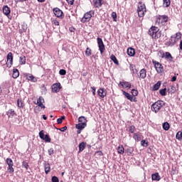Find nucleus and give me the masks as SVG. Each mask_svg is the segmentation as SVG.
<instances>
[{
	"mask_svg": "<svg viewBox=\"0 0 182 182\" xmlns=\"http://www.w3.org/2000/svg\"><path fill=\"white\" fill-rule=\"evenodd\" d=\"M6 114L8 116V117H11V116L12 117H14V116H15V110H14L13 109H10L8 110V112H6Z\"/></svg>",
	"mask_w": 182,
	"mask_h": 182,
	"instance_id": "obj_28",
	"label": "nucleus"
},
{
	"mask_svg": "<svg viewBox=\"0 0 182 182\" xmlns=\"http://www.w3.org/2000/svg\"><path fill=\"white\" fill-rule=\"evenodd\" d=\"M133 137L136 141H140L141 140V134L140 132L134 133Z\"/></svg>",
	"mask_w": 182,
	"mask_h": 182,
	"instance_id": "obj_21",
	"label": "nucleus"
},
{
	"mask_svg": "<svg viewBox=\"0 0 182 182\" xmlns=\"http://www.w3.org/2000/svg\"><path fill=\"white\" fill-rule=\"evenodd\" d=\"M85 55L86 56H90V55H92V50L90 48H87Z\"/></svg>",
	"mask_w": 182,
	"mask_h": 182,
	"instance_id": "obj_47",
	"label": "nucleus"
},
{
	"mask_svg": "<svg viewBox=\"0 0 182 182\" xmlns=\"http://www.w3.org/2000/svg\"><path fill=\"white\" fill-rule=\"evenodd\" d=\"M167 89L166 88H164L159 90V93L161 96H166V95H167Z\"/></svg>",
	"mask_w": 182,
	"mask_h": 182,
	"instance_id": "obj_39",
	"label": "nucleus"
},
{
	"mask_svg": "<svg viewBox=\"0 0 182 182\" xmlns=\"http://www.w3.org/2000/svg\"><path fill=\"white\" fill-rule=\"evenodd\" d=\"M39 112H41V107H39V105H38L34 107V113L38 114V113H39Z\"/></svg>",
	"mask_w": 182,
	"mask_h": 182,
	"instance_id": "obj_49",
	"label": "nucleus"
},
{
	"mask_svg": "<svg viewBox=\"0 0 182 182\" xmlns=\"http://www.w3.org/2000/svg\"><path fill=\"white\" fill-rule=\"evenodd\" d=\"M146 5L144 4H142L141 2H139L137 7L138 16H139V18H143V16H144V13L146 12Z\"/></svg>",
	"mask_w": 182,
	"mask_h": 182,
	"instance_id": "obj_5",
	"label": "nucleus"
},
{
	"mask_svg": "<svg viewBox=\"0 0 182 182\" xmlns=\"http://www.w3.org/2000/svg\"><path fill=\"white\" fill-rule=\"evenodd\" d=\"M53 23L54 25H55V26H59V21H58L57 20H54Z\"/></svg>",
	"mask_w": 182,
	"mask_h": 182,
	"instance_id": "obj_59",
	"label": "nucleus"
},
{
	"mask_svg": "<svg viewBox=\"0 0 182 182\" xmlns=\"http://www.w3.org/2000/svg\"><path fill=\"white\" fill-rule=\"evenodd\" d=\"M182 138V132H178L176 136V139L177 140H181Z\"/></svg>",
	"mask_w": 182,
	"mask_h": 182,
	"instance_id": "obj_44",
	"label": "nucleus"
},
{
	"mask_svg": "<svg viewBox=\"0 0 182 182\" xmlns=\"http://www.w3.org/2000/svg\"><path fill=\"white\" fill-rule=\"evenodd\" d=\"M161 86V81H158L153 87L152 90H159Z\"/></svg>",
	"mask_w": 182,
	"mask_h": 182,
	"instance_id": "obj_25",
	"label": "nucleus"
},
{
	"mask_svg": "<svg viewBox=\"0 0 182 182\" xmlns=\"http://www.w3.org/2000/svg\"><path fill=\"white\" fill-rule=\"evenodd\" d=\"M95 15V11L91 10L90 11H87L84 14V16L81 19V22L82 23H86V22H89L90 19H92V16Z\"/></svg>",
	"mask_w": 182,
	"mask_h": 182,
	"instance_id": "obj_4",
	"label": "nucleus"
},
{
	"mask_svg": "<svg viewBox=\"0 0 182 182\" xmlns=\"http://www.w3.org/2000/svg\"><path fill=\"white\" fill-rule=\"evenodd\" d=\"M60 89H62V87H60V84L59 82L55 83L52 85V92L54 93H58Z\"/></svg>",
	"mask_w": 182,
	"mask_h": 182,
	"instance_id": "obj_11",
	"label": "nucleus"
},
{
	"mask_svg": "<svg viewBox=\"0 0 182 182\" xmlns=\"http://www.w3.org/2000/svg\"><path fill=\"white\" fill-rule=\"evenodd\" d=\"M97 93L99 96L103 99L105 97L106 95H107V91L103 88H100V90L97 91Z\"/></svg>",
	"mask_w": 182,
	"mask_h": 182,
	"instance_id": "obj_13",
	"label": "nucleus"
},
{
	"mask_svg": "<svg viewBox=\"0 0 182 182\" xmlns=\"http://www.w3.org/2000/svg\"><path fill=\"white\" fill-rule=\"evenodd\" d=\"M127 55L131 57L134 56V55H136V50H134V48H129L127 49Z\"/></svg>",
	"mask_w": 182,
	"mask_h": 182,
	"instance_id": "obj_20",
	"label": "nucleus"
},
{
	"mask_svg": "<svg viewBox=\"0 0 182 182\" xmlns=\"http://www.w3.org/2000/svg\"><path fill=\"white\" fill-rule=\"evenodd\" d=\"M158 55L160 58H164L166 56V54L163 51H159Z\"/></svg>",
	"mask_w": 182,
	"mask_h": 182,
	"instance_id": "obj_53",
	"label": "nucleus"
},
{
	"mask_svg": "<svg viewBox=\"0 0 182 182\" xmlns=\"http://www.w3.org/2000/svg\"><path fill=\"white\" fill-rule=\"evenodd\" d=\"M151 178L154 181H160L161 180V177L159 174V173H155L151 175Z\"/></svg>",
	"mask_w": 182,
	"mask_h": 182,
	"instance_id": "obj_17",
	"label": "nucleus"
},
{
	"mask_svg": "<svg viewBox=\"0 0 182 182\" xmlns=\"http://www.w3.org/2000/svg\"><path fill=\"white\" fill-rule=\"evenodd\" d=\"M179 48H180V50H182V40L180 41Z\"/></svg>",
	"mask_w": 182,
	"mask_h": 182,
	"instance_id": "obj_61",
	"label": "nucleus"
},
{
	"mask_svg": "<svg viewBox=\"0 0 182 182\" xmlns=\"http://www.w3.org/2000/svg\"><path fill=\"white\" fill-rule=\"evenodd\" d=\"M59 74H60L61 76H65V75H66V70H64V69H61V70H60V71H59Z\"/></svg>",
	"mask_w": 182,
	"mask_h": 182,
	"instance_id": "obj_51",
	"label": "nucleus"
},
{
	"mask_svg": "<svg viewBox=\"0 0 182 182\" xmlns=\"http://www.w3.org/2000/svg\"><path fill=\"white\" fill-rule=\"evenodd\" d=\"M3 14L6 16H9V14H11V9L8 6H4Z\"/></svg>",
	"mask_w": 182,
	"mask_h": 182,
	"instance_id": "obj_15",
	"label": "nucleus"
},
{
	"mask_svg": "<svg viewBox=\"0 0 182 182\" xmlns=\"http://www.w3.org/2000/svg\"><path fill=\"white\" fill-rule=\"evenodd\" d=\"M93 2L95 8H100V6L102 5V2L99 1L98 0H93Z\"/></svg>",
	"mask_w": 182,
	"mask_h": 182,
	"instance_id": "obj_35",
	"label": "nucleus"
},
{
	"mask_svg": "<svg viewBox=\"0 0 182 182\" xmlns=\"http://www.w3.org/2000/svg\"><path fill=\"white\" fill-rule=\"evenodd\" d=\"M148 33L149 36H151L152 39H159L161 36V31L156 26L151 27Z\"/></svg>",
	"mask_w": 182,
	"mask_h": 182,
	"instance_id": "obj_2",
	"label": "nucleus"
},
{
	"mask_svg": "<svg viewBox=\"0 0 182 182\" xmlns=\"http://www.w3.org/2000/svg\"><path fill=\"white\" fill-rule=\"evenodd\" d=\"M43 119L44 120H47L48 119V117H46V115H43Z\"/></svg>",
	"mask_w": 182,
	"mask_h": 182,
	"instance_id": "obj_63",
	"label": "nucleus"
},
{
	"mask_svg": "<svg viewBox=\"0 0 182 182\" xmlns=\"http://www.w3.org/2000/svg\"><path fill=\"white\" fill-rule=\"evenodd\" d=\"M97 44H98V47H99V50L101 53V55H103V52H105V43H103V40L101 38H97Z\"/></svg>",
	"mask_w": 182,
	"mask_h": 182,
	"instance_id": "obj_8",
	"label": "nucleus"
},
{
	"mask_svg": "<svg viewBox=\"0 0 182 182\" xmlns=\"http://www.w3.org/2000/svg\"><path fill=\"white\" fill-rule=\"evenodd\" d=\"M38 2H41V3H43L45 2L46 0H37Z\"/></svg>",
	"mask_w": 182,
	"mask_h": 182,
	"instance_id": "obj_64",
	"label": "nucleus"
},
{
	"mask_svg": "<svg viewBox=\"0 0 182 182\" xmlns=\"http://www.w3.org/2000/svg\"><path fill=\"white\" fill-rule=\"evenodd\" d=\"M119 85H121V86L125 89H130V87H132V84L127 81L119 82Z\"/></svg>",
	"mask_w": 182,
	"mask_h": 182,
	"instance_id": "obj_14",
	"label": "nucleus"
},
{
	"mask_svg": "<svg viewBox=\"0 0 182 182\" xmlns=\"http://www.w3.org/2000/svg\"><path fill=\"white\" fill-rule=\"evenodd\" d=\"M79 153L83 151L86 149V142H81L79 146Z\"/></svg>",
	"mask_w": 182,
	"mask_h": 182,
	"instance_id": "obj_23",
	"label": "nucleus"
},
{
	"mask_svg": "<svg viewBox=\"0 0 182 182\" xmlns=\"http://www.w3.org/2000/svg\"><path fill=\"white\" fill-rule=\"evenodd\" d=\"M7 171H9V174H14V171H15L14 166H9Z\"/></svg>",
	"mask_w": 182,
	"mask_h": 182,
	"instance_id": "obj_40",
	"label": "nucleus"
},
{
	"mask_svg": "<svg viewBox=\"0 0 182 182\" xmlns=\"http://www.w3.org/2000/svg\"><path fill=\"white\" fill-rule=\"evenodd\" d=\"M54 151H55L53 150V148H50V149L48 150L49 156H52V154H53Z\"/></svg>",
	"mask_w": 182,
	"mask_h": 182,
	"instance_id": "obj_54",
	"label": "nucleus"
},
{
	"mask_svg": "<svg viewBox=\"0 0 182 182\" xmlns=\"http://www.w3.org/2000/svg\"><path fill=\"white\" fill-rule=\"evenodd\" d=\"M130 70H132V73H137V69H134V65L133 64H131L129 66Z\"/></svg>",
	"mask_w": 182,
	"mask_h": 182,
	"instance_id": "obj_46",
	"label": "nucleus"
},
{
	"mask_svg": "<svg viewBox=\"0 0 182 182\" xmlns=\"http://www.w3.org/2000/svg\"><path fill=\"white\" fill-rule=\"evenodd\" d=\"M78 122H79L80 123H82V124H87V119L85 117L81 116V117H80L78 118Z\"/></svg>",
	"mask_w": 182,
	"mask_h": 182,
	"instance_id": "obj_30",
	"label": "nucleus"
},
{
	"mask_svg": "<svg viewBox=\"0 0 182 182\" xmlns=\"http://www.w3.org/2000/svg\"><path fill=\"white\" fill-rule=\"evenodd\" d=\"M110 59L112 60V62H114V63H115V65H119V60H117V58L116 56H114V55H111Z\"/></svg>",
	"mask_w": 182,
	"mask_h": 182,
	"instance_id": "obj_36",
	"label": "nucleus"
},
{
	"mask_svg": "<svg viewBox=\"0 0 182 182\" xmlns=\"http://www.w3.org/2000/svg\"><path fill=\"white\" fill-rule=\"evenodd\" d=\"M168 21V16L166 15H161L159 16L156 18V23L159 25V26H164V25H166Z\"/></svg>",
	"mask_w": 182,
	"mask_h": 182,
	"instance_id": "obj_6",
	"label": "nucleus"
},
{
	"mask_svg": "<svg viewBox=\"0 0 182 182\" xmlns=\"http://www.w3.org/2000/svg\"><path fill=\"white\" fill-rule=\"evenodd\" d=\"M26 79L30 80L31 82H38V80L32 74H28L26 75Z\"/></svg>",
	"mask_w": 182,
	"mask_h": 182,
	"instance_id": "obj_19",
	"label": "nucleus"
},
{
	"mask_svg": "<svg viewBox=\"0 0 182 182\" xmlns=\"http://www.w3.org/2000/svg\"><path fill=\"white\" fill-rule=\"evenodd\" d=\"M166 106V102L163 100H158L155 102H154L151 106V109L152 112H154V113H159L163 107Z\"/></svg>",
	"mask_w": 182,
	"mask_h": 182,
	"instance_id": "obj_1",
	"label": "nucleus"
},
{
	"mask_svg": "<svg viewBox=\"0 0 182 182\" xmlns=\"http://www.w3.org/2000/svg\"><path fill=\"white\" fill-rule=\"evenodd\" d=\"M13 78L14 79H17L19 77V70L18 69L15 68L13 70Z\"/></svg>",
	"mask_w": 182,
	"mask_h": 182,
	"instance_id": "obj_24",
	"label": "nucleus"
},
{
	"mask_svg": "<svg viewBox=\"0 0 182 182\" xmlns=\"http://www.w3.org/2000/svg\"><path fill=\"white\" fill-rule=\"evenodd\" d=\"M171 4V1L170 0H163V6L164 8H168Z\"/></svg>",
	"mask_w": 182,
	"mask_h": 182,
	"instance_id": "obj_27",
	"label": "nucleus"
},
{
	"mask_svg": "<svg viewBox=\"0 0 182 182\" xmlns=\"http://www.w3.org/2000/svg\"><path fill=\"white\" fill-rule=\"evenodd\" d=\"M67 2L69 4V5H73L75 0H67Z\"/></svg>",
	"mask_w": 182,
	"mask_h": 182,
	"instance_id": "obj_57",
	"label": "nucleus"
},
{
	"mask_svg": "<svg viewBox=\"0 0 182 182\" xmlns=\"http://www.w3.org/2000/svg\"><path fill=\"white\" fill-rule=\"evenodd\" d=\"M131 93L132 96L135 97V96H137V95H139V91L137 90L132 89L131 91Z\"/></svg>",
	"mask_w": 182,
	"mask_h": 182,
	"instance_id": "obj_48",
	"label": "nucleus"
},
{
	"mask_svg": "<svg viewBox=\"0 0 182 182\" xmlns=\"http://www.w3.org/2000/svg\"><path fill=\"white\" fill-rule=\"evenodd\" d=\"M180 39H181V33H176V34H174L173 36H172L171 37L169 41L166 43V45L167 46H174L176 45V43H177V42H178V41H180Z\"/></svg>",
	"mask_w": 182,
	"mask_h": 182,
	"instance_id": "obj_3",
	"label": "nucleus"
},
{
	"mask_svg": "<svg viewBox=\"0 0 182 182\" xmlns=\"http://www.w3.org/2000/svg\"><path fill=\"white\" fill-rule=\"evenodd\" d=\"M134 130H136V127H134V125H132V126H130V127H129L128 132H129V133L133 134V133H134Z\"/></svg>",
	"mask_w": 182,
	"mask_h": 182,
	"instance_id": "obj_42",
	"label": "nucleus"
},
{
	"mask_svg": "<svg viewBox=\"0 0 182 182\" xmlns=\"http://www.w3.org/2000/svg\"><path fill=\"white\" fill-rule=\"evenodd\" d=\"M39 137L42 140H44L46 143H50V137L48 134L45 135L43 130H41L39 132Z\"/></svg>",
	"mask_w": 182,
	"mask_h": 182,
	"instance_id": "obj_10",
	"label": "nucleus"
},
{
	"mask_svg": "<svg viewBox=\"0 0 182 182\" xmlns=\"http://www.w3.org/2000/svg\"><path fill=\"white\" fill-rule=\"evenodd\" d=\"M14 60V56H12V53H9L7 54V62H10L11 65H12V62Z\"/></svg>",
	"mask_w": 182,
	"mask_h": 182,
	"instance_id": "obj_32",
	"label": "nucleus"
},
{
	"mask_svg": "<svg viewBox=\"0 0 182 182\" xmlns=\"http://www.w3.org/2000/svg\"><path fill=\"white\" fill-rule=\"evenodd\" d=\"M141 146H143V147H147L149 146V142L146 141V140H141Z\"/></svg>",
	"mask_w": 182,
	"mask_h": 182,
	"instance_id": "obj_45",
	"label": "nucleus"
},
{
	"mask_svg": "<svg viewBox=\"0 0 182 182\" xmlns=\"http://www.w3.org/2000/svg\"><path fill=\"white\" fill-rule=\"evenodd\" d=\"M44 168L46 174H48L50 171V164H46L44 166Z\"/></svg>",
	"mask_w": 182,
	"mask_h": 182,
	"instance_id": "obj_34",
	"label": "nucleus"
},
{
	"mask_svg": "<svg viewBox=\"0 0 182 182\" xmlns=\"http://www.w3.org/2000/svg\"><path fill=\"white\" fill-rule=\"evenodd\" d=\"M152 62L154 65V68L157 73H163V72H164V68H163V65H161V63L156 60H153Z\"/></svg>",
	"mask_w": 182,
	"mask_h": 182,
	"instance_id": "obj_7",
	"label": "nucleus"
},
{
	"mask_svg": "<svg viewBox=\"0 0 182 182\" xmlns=\"http://www.w3.org/2000/svg\"><path fill=\"white\" fill-rule=\"evenodd\" d=\"M6 161V164H8L9 166H14V161H12L11 159L7 158Z\"/></svg>",
	"mask_w": 182,
	"mask_h": 182,
	"instance_id": "obj_41",
	"label": "nucleus"
},
{
	"mask_svg": "<svg viewBox=\"0 0 182 182\" xmlns=\"http://www.w3.org/2000/svg\"><path fill=\"white\" fill-rule=\"evenodd\" d=\"M53 12L57 18H60V19H63V11H62V10H60L59 8L53 9Z\"/></svg>",
	"mask_w": 182,
	"mask_h": 182,
	"instance_id": "obj_9",
	"label": "nucleus"
},
{
	"mask_svg": "<svg viewBox=\"0 0 182 182\" xmlns=\"http://www.w3.org/2000/svg\"><path fill=\"white\" fill-rule=\"evenodd\" d=\"M19 63L21 65H25L26 63V57L25 55H21L19 58Z\"/></svg>",
	"mask_w": 182,
	"mask_h": 182,
	"instance_id": "obj_31",
	"label": "nucleus"
},
{
	"mask_svg": "<svg viewBox=\"0 0 182 182\" xmlns=\"http://www.w3.org/2000/svg\"><path fill=\"white\" fill-rule=\"evenodd\" d=\"M133 151H134V149H133V147H129L127 149V154L128 156H132V154H133Z\"/></svg>",
	"mask_w": 182,
	"mask_h": 182,
	"instance_id": "obj_37",
	"label": "nucleus"
},
{
	"mask_svg": "<svg viewBox=\"0 0 182 182\" xmlns=\"http://www.w3.org/2000/svg\"><path fill=\"white\" fill-rule=\"evenodd\" d=\"M22 167H23L24 168H26V170H28L29 165L28 164V162L26 161H23L22 162Z\"/></svg>",
	"mask_w": 182,
	"mask_h": 182,
	"instance_id": "obj_50",
	"label": "nucleus"
},
{
	"mask_svg": "<svg viewBox=\"0 0 182 182\" xmlns=\"http://www.w3.org/2000/svg\"><path fill=\"white\" fill-rule=\"evenodd\" d=\"M112 16L114 21H116V19H117V14H116V12H112Z\"/></svg>",
	"mask_w": 182,
	"mask_h": 182,
	"instance_id": "obj_55",
	"label": "nucleus"
},
{
	"mask_svg": "<svg viewBox=\"0 0 182 182\" xmlns=\"http://www.w3.org/2000/svg\"><path fill=\"white\" fill-rule=\"evenodd\" d=\"M87 125V124L79 123L75 125V128L77 129V130H83Z\"/></svg>",
	"mask_w": 182,
	"mask_h": 182,
	"instance_id": "obj_22",
	"label": "nucleus"
},
{
	"mask_svg": "<svg viewBox=\"0 0 182 182\" xmlns=\"http://www.w3.org/2000/svg\"><path fill=\"white\" fill-rule=\"evenodd\" d=\"M92 95L93 96H96V87H92Z\"/></svg>",
	"mask_w": 182,
	"mask_h": 182,
	"instance_id": "obj_56",
	"label": "nucleus"
},
{
	"mask_svg": "<svg viewBox=\"0 0 182 182\" xmlns=\"http://www.w3.org/2000/svg\"><path fill=\"white\" fill-rule=\"evenodd\" d=\"M17 106L19 109H23V107H25V103L22 99L17 100Z\"/></svg>",
	"mask_w": 182,
	"mask_h": 182,
	"instance_id": "obj_18",
	"label": "nucleus"
},
{
	"mask_svg": "<svg viewBox=\"0 0 182 182\" xmlns=\"http://www.w3.org/2000/svg\"><path fill=\"white\" fill-rule=\"evenodd\" d=\"M25 1H28V0H16V2H25Z\"/></svg>",
	"mask_w": 182,
	"mask_h": 182,
	"instance_id": "obj_62",
	"label": "nucleus"
},
{
	"mask_svg": "<svg viewBox=\"0 0 182 182\" xmlns=\"http://www.w3.org/2000/svg\"><path fill=\"white\" fill-rule=\"evenodd\" d=\"M45 103V100L43 99V97H39L38 99L37 100V103L38 106L41 107V109H45V105H43Z\"/></svg>",
	"mask_w": 182,
	"mask_h": 182,
	"instance_id": "obj_12",
	"label": "nucleus"
},
{
	"mask_svg": "<svg viewBox=\"0 0 182 182\" xmlns=\"http://www.w3.org/2000/svg\"><path fill=\"white\" fill-rule=\"evenodd\" d=\"M66 130H68V127H64L60 129V132H66Z\"/></svg>",
	"mask_w": 182,
	"mask_h": 182,
	"instance_id": "obj_58",
	"label": "nucleus"
},
{
	"mask_svg": "<svg viewBox=\"0 0 182 182\" xmlns=\"http://www.w3.org/2000/svg\"><path fill=\"white\" fill-rule=\"evenodd\" d=\"M123 95L128 99V100H130V102H133V96H132L130 94L127 92L126 91H123Z\"/></svg>",
	"mask_w": 182,
	"mask_h": 182,
	"instance_id": "obj_26",
	"label": "nucleus"
},
{
	"mask_svg": "<svg viewBox=\"0 0 182 182\" xmlns=\"http://www.w3.org/2000/svg\"><path fill=\"white\" fill-rule=\"evenodd\" d=\"M63 120H65V116H62L60 118H58L57 119L58 124H62V123L63 122Z\"/></svg>",
	"mask_w": 182,
	"mask_h": 182,
	"instance_id": "obj_43",
	"label": "nucleus"
},
{
	"mask_svg": "<svg viewBox=\"0 0 182 182\" xmlns=\"http://www.w3.org/2000/svg\"><path fill=\"white\" fill-rule=\"evenodd\" d=\"M146 76H147V71L146 69L143 68L139 71V77H141V79H146Z\"/></svg>",
	"mask_w": 182,
	"mask_h": 182,
	"instance_id": "obj_16",
	"label": "nucleus"
},
{
	"mask_svg": "<svg viewBox=\"0 0 182 182\" xmlns=\"http://www.w3.org/2000/svg\"><path fill=\"white\" fill-rule=\"evenodd\" d=\"M117 152L119 153V154H124V147H123V146H119L117 147Z\"/></svg>",
	"mask_w": 182,
	"mask_h": 182,
	"instance_id": "obj_33",
	"label": "nucleus"
},
{
	"mask_svg": "<svg viewBox=\"0 0 182 182\" xmlns=\"http://www.w3.org/2000/svg\"><path fill=\"white\" fill-rule=\"evenodd\" d=\"M176 80H177V77L176 76H173L171 79V82H176Z\"/></svg>",
	"mask_w": 182,
	"mask_h": 182,
	"instance_id": "obj_60",
	"label": "nucleus"
},
{
	"mask_svg": "<svg viewBox=\"0 0 182 182\" xmlns=\"http://www.w3.org/2000/svg\"><path fill=\"white\" fill-rule=\"evenodd\" d=\"M163 129L164 130H168V129H170V124H168V122H164L163 124Z\"/></svg>",
	"mask_w": 182,
	"mask_h": 182,
	"instance_id": "obj_38",
	"label": "nucleus"
},
{
	"mask_svg": "<svg viewBox=\"0 0 182 182\" xmlns=\"http://www.w3.org/2000/svg\"><path fill=\"white\" fill-rule=\"evenodd\" d=\"M52 182H59V178L57 176H53L51 178Z\"/></svg>",
	"mask_w": 182,
	"mask_h": 182,
	"instance_id": "obj_52",
	"label": "nucleus"
},
{
	"mask_svg": "<svg viewBox=\"0 0 182 182\" xmlns=\"http://www.w3.org/2000/svg\"><path fill=\"white\" fill-rule=\"evenodd\" d=\"M165 58L167 59L168 60H169V62H172L173 61V56L168 52H166L165 53Z\"/></svg>",
	"mask_w": 182,
	"mask_h": 182,
	"instance_id": "obj_29",
	"label": "nucleus"
}]
</instances>
